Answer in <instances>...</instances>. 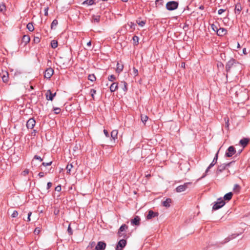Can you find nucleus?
<instances>
[{"mask_svg":"<svg viewBox=\"0 0 250 250\" xmlns=\"http://www.w3.org/2000/svg\"><path fill=\"white\" fill-rule=\"evenodd\" d=\"M234 59H231L226 64V70L227 73L230 71V69L233 67H236L238 65H240Z\"/></svg>","mask_w":250,"mask_h":250,"instance_id":"1","label":"nucleus"},{"mask_svg":"<svg viewBox=\"0 0 250 250\" xmlns=\"http://www.w3.org/2000/svg\"><path fill=\"white\" fill-rule=\"evenodd\" d=\"M178 2L175 1H170L166 4V8L168 10L172 11L177 8Z\"/></svg>","mask_w":250,"mask_h":250,"instance_id":"2","label":"nucleus"},{"mask_svg":"<svg viewBox=\"0 0 250 250\" xmlns=\"http://www.w3.org/2000/svg\"><path fill=\"white\" fill-rule=\"evenodd\" d=\"M225 202L222 198H219L212 207L213 210H217L224 206Z\"/></svg>","mask_w":250,"mask_h":250,"instance_id":"3","label":"nucleus"},{"mask_svg":"<svg viewBox=\"0 0 250 250\" xmlns=\"http://www.w3.org/2000/svg\"><path fill=\"white\" fill-rule=\"evenodd\" d=\"M192 183L191 182H187L184 183L182 185H180L176 188V191L177 192H181L185 191L189 187V186L191 185Z\"/></svg>","mask_w":250,"mask_h":250,"instance_id":"4","label":"nucleus"},{"mask_svg":"<svg viewBox=\"0 0 250 250\" xmlns=\"http://www.w3.org/2000/svg\"><path fill=\"white\" fill-rule=\"evenodd\" d=\"M236 153V150L234 146H230L227 150L225 156L227 157H230L232 156Z\"/></svg>","mask_w":250,"mask_h":250,"instance_id":"5","label":"nucleus"},{"mask_svg":"<svg viewBox=\"0 0 250 250\" xmlns=\"http://www.w3.org/2000/svg\"><path fill=\"white\" fill-rule=\"evenodd\" d=\"M126 244V241L125 239L120 240L116 246V250H123V249L125 246Z\"/></svg>","mask_w":250,"mask_h":250,"instance_id":"6","label":"nucleus"},{"mask_svg":"<svg viewBox=\"0 0 250 250\" xmlns=\"http://www.w3.org/2000/svg\"><path fill=\"white\" fill-rule=\"evenodd\" d=\"M128 228L127 226H126L125 224L122 225L118 231V234L120 237H125L126 235L125 233H123V231H125L126 229H127Z\"/></svg>","mask_w":250,"mask_h":250,"instance_id":"7","label":"nucleus"},{"mask_svg":"<svg viewBox=\"0 0 250 250\" xmlns=\"http://www.w3.org/2000/svg\"><path fill=\"white\" fill-rule=\"evenodd\" d=\"M54 73V70L51 68H48L44 72V77L46 79H50Z\"/></svg>","mask_w":250,"mask_h":250,"instance_id":"8","label":"nucleus"},{"mask_svg":"<svg viewBox=\"0 0 250 250\" xmlns=\"http://www.w3.org/2000/svg\"><path fill=\"white\" fill-rule=\"evenodd\" d=\"M218 152H219V150L216 153L215 156L212 162L211 163V164L209 165V166L206 169V172H205L206 174H207L208 173V171L209 169L211 167H212L213 166H214L215 165V164L217 163V161L218 159Z\"/></svg>","mask_w":250,"mask_h":250,"instance_id":"9","label":"nucleus"},{"mask_svg":"<svg viewBox=\"0 0 250 250\" xmlns=\"http://www.w3.org/2000/svg\"><path fill=\"white\" fill-rule=\"evenodd\" d=\"M36 122L33 118L29 119L26 123V126L28 129H32L35 125Z\"/></svg>","mask_w":250,"mask_h":250,"instance_id":"10","label":"nucleus"},{"mask_svg":"<svg viewBox=\"0 0 250 250\" xmlns=\"http://www.w3.org/2000/svg\"><path fill=\"white\" fill-rule=\"evenodd\" d=\"M158 214H159L158 212H154L152 210H149L148 212V214L146 217V218L147 220H150L152 218L158 216Z\"/></svg>","mask_w":250,"mask_h":250,"instance_id":"11","label":"nucleus"},{"mask_svg":"<svg viewBox=\"0 0 250 250\" xmlns=\"http://www.w3.org/2000/svg\"><path fill=\"white\" fill-rule=\"evenodd\" d=\"M106 246V245L105 243L100 241L96 246L95 249L96 250H104L105 249Z\"/></svg>","mask_w":250,"mask_h":250,"instance_id":"12","label":"nucleus"},{"mask_svg":"<svg viewBox=\"0 0 250 250\" xmlns=\"http://www.w3.org/2000/svg\"><path fill=\"white\" fill-rule=\"evenodd\" d=\"M231 163V162L228 163V164H223L220 165L217 168V173L221 172L223 170H224L226 168V167L229 166Z\"/></svg>","mask_w":250,"mask_h":250,"instance_id":"13","label":"nucleus"},{"mask_svg":"<svg viewBox=\"0 0 250 250\" xmlns=\"http://www.w3.org/2000/svg\"><path fill=\"white\" fill-rule=\"evenodd\" d=\"M56 93H52L50 90H48L46 93V98L47 100L52 101Z\"/></svg>","mask_w":250,"mask_h":250,"instance_id":"14","label":"nucleus"},{"mask_svg":"<svg viewBox=\"0 0 250 250\" xmlns=\"http://www.w3.org/2000/svg\"><path fill=\"white\" fill-rule=\"evenodd\" d=\"M30 41V37L28 35H24L22 37L21 43H23V45H26Z\"/></svg>","mask_w":250,"mask_h":250,"instance_id":"15","label":"nucleus"},{"mask_svg":"<svg viewBox=\"0 0 250 250\" xmlns=\"http://www.w3.org/2000/svg\"><path fill=\"white\" fill-rule=\"evenodd\" d=\"M227 33V30L224 28H220L218 29L217 34L218 36H222L226 35Z\"/></svg>","mask_w":250,"mask_h":250,"instance_id":"16","label":"nucleus"},{"mask_svg":"<svg viewBox=\"0 0 250 250\" xmlns=\"http://www.w3.org/2000/svg\"><path fill=\"white\" fill-rule=\"evenodd\" d=\"M242 10V7L240 3H238L235 5L234 12L236 14H239Z\"/></svg>","mask_w":250,"mask_h":250,"instance_id":"17","label":"nucleus"},{"mask_svg":"<svg viewBox=\"0 0 250 250\" xmlns=\"http://www.w3.org/2000/svg\"><path fill=\"white\" fill-rule=\"evenodd\" d=\"M140 218L138 216H136L131 221V224L135 225H139L140 224Z\"/></svg>","mask_w":250,"mask_h":250,"instance_id":"18","label":"nucleus"},{"mask_svg":"<svg viewBox=\"0 0 250 250\" xmlns=\"http://www.w3.org/2000/svg\"><path fill=\"white\" fill-rule=\"evenodd\" d=\"M171 203V199L170 198H167L165 201L163 202L162 204L163 206L167 208L170 207Z\"/></svg>","mask_w":250,"mask_h":250,"instance_id":"19","label":"nucleus"},{"mask_svg":"<svg viewBox=\"0 0 250 250\" xmlns=\"http://www.w3.org/2000/svg\"><path fill=\"white\" fill-rule=\"evenodd\" d=\"M100 21V16H92L91 21L93 23H98Z\"/></svg>","mask_w":250,"mask_h":250,"instance_id":"20","label":"nucleus"},{"mask_svg":"<svg viewBox=\"0 0 250 250\" xmlns=\"http://www.w3.org/2000/svg\"><path fill=\"white\" fill-rule=\"evenodd\" d=\"M135 26L136 24L132 22H128L126 25V27H129V29L131 30V31H133L135 29Z\"/></svg>","mask_w":250,"mask_h":250,"instance_id":"21","label":"nucleus"},{"mask_svg":"<svg viewBox=\"0 0 250 250\" xmlns=\"http://www.w3.org/2000/svg\"><path fill=\"white\" fill-rule=\"evenodd\" d=\"M118 88V83H113L110 86V90L111 92L115 91Z\"/></svg>","mask_w":250,"mask_h":250,"instance_id":"22","label":"nucleus"},{"mask_svg":"<svg viewBox=\"0 0 250 250\" xmlns=\"http://www.w3.org/2000/svg\"><path fill=\"white\" fill-rule=\"evenodd\" d=\"M232 195L233 194L231 192L227 193L224 197V200L229 201L231 199Z\"/></svg>","mask_w":250,"mask_h":250,"instance_id":"23","label":"nucleus"},{"mask_svg":"<svg viewBox=\"0 0 250 250\" xmlns=\"http://www.w3.org/2000/svg\"><path fill=\"white\" fill-rule=\"evenodd\" d=\"M124 68V66L122 64L120 63L119 62H118L117 63V68H116V71L118 73H120L121 71H122Z\"/></svg>","mask_w":250,"mask_h":250,"instance_id":"24","label":"nucleus"},{"mask_svg":"<svg viewBox=\"0 0 250 250\" xmlns=\"http://www.w3.org/2000/svg\"><path fill=\"white\" fill-rule=\"evenodd\" d=\"M249 142V140L247 138H244L243 139H241L240 141V144L243 147H245L247 146Z\"/></svg>","mask_w":250,"mask_h":250,"instance_id":"25","label":"nucleus"},{"mask_svg":"<svg viewBox=\"0 0 250 250\" xmlns=\"http://www.w3.org/2000/svg\"><path fill=\"white\" fill-rule=\"evenodd\" d=\"M235 236H234V234L231 235L230 236H229L227 237L223 241L221 242L222 244H224L229 241L231 239H232L233 238H235Z\"/></svg>","mask_w":250,"mask_h":250,"instance_id":"26","label":"nucleus"},{"mask_svg":"<svg viewBox=\"0 0 250 250\" xmlns=\"http://www.w3.org/2000/svg\"><path fill=\"white\" fill-rule=\"evenodd\" d=\"M117 135H118V131L117 130H113L111 132V138L115 140L117 138Z\"/></svg>","mask_w":250,"mask_h":250,"instance_id":"27","label":"nucleus"},{"mask_svg":"<svg viewBox=\"0 0 250 250\" xmlns=\"http://www.w3.org/2000/svg\"><path fill=\"white\" fill-rule=\"evenodd\" d=\"M2 80L4 83H6L8 81V74L7 72L2 76Z\"/></svg>","mask_w":250,"mask_h":250,"instance_id":"28","label":"nucleus"},{"mask_svg":"<svg viewBox=\"0 0 250 250\" xmlns=\"http://www.w3.org/2000/svg\"><path fill=\"white\" fill-rule=\"evenodd\" d=\"M27 28L28 29L29 31H33L34 30V26L32 23L29 22L27 24L26 26Z\"/></svg>","mask_w":250,"mask_h":250,"instance_id":"29","label":"nucleus"},{"mask_svg":"<svg viewBox=\"0 0 250 250\" xmlns=\"http://www.w3.org/2000/svg\"><path fill=\"white\" fill-rule=\"evenodd\" d=\"M51 46L53 48H56L58 46V42L56 40H53L51 42Z\"/></svg>","mask_w":250,"mask_h":250,"instance_id":"30","label":"nucleus"},{"mask_svg":"<svg viewBox=\"0 0 250 250\" xmlns=\"http://www.w3.org/2000/svg\"><path fill=\"white\" fill-rule=\"evenodd\" d=\"M240 187L239 185L238 184H235L234 185V187H233V191L235 192H239L240 190Z\"/></svg>","mask_w":250,"mask_h":250,"instance_id":"31","label":"nucleus"},{"mask_svg":"<svg viewBox=\"0 0 250 250\" xmlns=\"http://www.w3.org/2000/svg\"><path fill=\"white\" fill-rule=\"evenodd\" d=\"M94 3L93 0H85L83 3V4H87L88 5H91Z\"/></svg>","mask_w":250,"mask_h":250,"instance_id":"32","label":"nucleus"},{"mask_svg":"<svg viewBox=\"0 0 250 250\" xmlns=\"http://www.w3.org/2000/svg\"><path fill=\"white\" fill-rule=\"evenodd\" d=\"M6 10V6L4 4H0V11L1 12H4Z\"/></svg>","mask_w":250,"mask_h":250,"instance_id":"33","label":"nucleus"},{"mask_svg":"<svg viewBox=\"0 0 250 250\" xmlns=\"http://www.w3.org/2000/svg\"><path fill=\"white\" fill-rule=\"evenodd\" d=\"M88 80L91 82H94L96 80V77L94 74H91L88 76Z\"/></svg>","mask_w":250,"mask_h":250,"instance_id":"34","label":"nucleus"},{"mask_svg":"<svg viewBox=\"0 0 250 250\" xmlns=\"http://www.w3.org/2000/svg\"><path fill=\"white\" fill-rule=\"evenodd\" d=\"M133 41L134 42V43L135 45H137L138 44V42H139V37L136 36H134L133 37Z\"/></svg>","mask_w":250,"mask_h":250,"instance_id":"35","label":"nucleus"},{"mask_svg":"<svg viewBox=\"0 0 250 250\" xmlns=\"http://www.w3.org/2000/svg\"><path fill=\"white\" fill-rule=\"evenodd\" d=\"M58 24V21L56 20H54L51 23V28L53 29L54 27L56 26Z\"/></svg>","mask_w":250,"mask_h":250,"instance_id":"36","label":"nucleus"},{"mask_svg":"<svg viewBox=\"0 0 250 250\" xmlns=\"http://www.w3.org/2000/svg\"><path fill=\"white\" fill-rule=\"evenodd\" d=\"M72 167H73V165L71 164L67 165V166L66 167V169H67V173H70V171H71V169Z\"/></svg>","mask_w":250,"mask_h":250,"instance_id":"37","label":"nucleus"},{"mask_svg":"<svg viewBox=\"0 0 250 250\" xmlns=\"http://www.w3.org/2000/svg\"><path fill=\"white\" fill-rule=\"evenodd\" d=\"M148 120V117L146 115L141 116V120L143 123H145Z\"/></svg>","mask_w":250,"mask_h":250,"instance_id":"38","label":"nucleus"},{"mask_svg":"<svg viewBox=\"0 0 250 250\" xmlns=\"http://www.w3.org/2000/svg\"><path fill=\"white\" fill-rule=\"evenodd\" d=\"M122 83L123 84V89L124 91H126L127 90V83L125 82H122Z\"/></svg>","mask_w":250,"mask_h":250,"instance_id":"39","label":"nucleus"},{"mask_svg":"<svg viewBox=\"0 0 250 250\" xmlns=\"http://www.w3.org/2000/svg\"><path fill=\"white\" fill-rule=\"evenodd\" d=\"M115 79L116 78L113 75H109L108 77V80L111 82L114 81Z\"/></svg>","mask_w":250,"mask_h":250,"instance_id":"40","label":"nucleus"},{"mask_svg":"<svg viewBox=\"0 0 250 250\" xmlns=\"http://www.w3.org/2000/svg\"><path fill=\"white\" fill-rule=\"evenodd\" d=\"M19 213L17 210H14L11 214V217L12 218H16L18 216Z\"/></svg>","mask_w":250,"mask_h":250,"instance_id":"41","label":"nucleus"},{"mask_svg":"<svg viewBox=\"0 0 250 250\" xmlns=\"http://www.w3.org/2000/svg\"><path fill=\"white\" fill-rule=\"evenodd\" d=\"M40 42V38L38 37H35L33 40V42L35 43H38Z\"/></svg>","mask_w":250,"mask_h":250,"instance_id":"42","label":"nucleus"},{"mask_svg":"<svg viewBox=\"0 0 250 250\" xmlns=\"http://www.w3.org/2000/svg\"><path fill=\"white\" fill-rule=\"evenodd\" d=\"M53 110L56 114H58L61 112V109L59 107L54 108Z\"/></svg>","mask_w":250,"mask_h":250,"instance_id":"43","label":"nucleus"},{"mask_svg":"<svg viewBox=\"0 0 250 250\" xmlns=\"http://www.w3.org/2000/svg\"><path fill=\"white\" fill-rule=\"evenodd\" d=\"M96 90L94 89H91L90 90V94L92 96V97L93 98V99L94 98V95L96 94Z\"/></svg>","mask_w":250,"mask_h":250,"instance_id":"44","label":"nucleus"},{"mask_svg":"<svg viewBox=\"0 0 250 250\" xmlns=\"http://www.w3.org/2000/svg\"><path fill=\"white\" fill-rule=\"evenodd\" d=\"M211 27L212 28V29L214 31V32H216L217 33V30H218V28L214 24H212L211 25Z\"/></svg>","mask_w":250,"mask_h":250,"instance_id":"45","label":"nucleus"},{"mask_svg":"<svg viewBox=\"0 0 250 250\" xmlns=\"http://www.w3.org/2000/svg\"><path fill=\"white\" fill-rule=\"evenodd\" d=\"M137 23L139 24V25L141 26H144V25L145 24L146 22L145 21H140L139 22H138V21H137Z\"/></svg>","mask_w":250,"mask_h":250,"instance_id":"46","label":"nucleus"},{"mask_svg":"<svg viewBox=\"0 0 250 250\" xmlns=\"http://www.w3.org/2000/svg\"><path fill=\"white\" fill-rule=\"evenodd\" d=\"M34 160H38L40 161V162H42V159L38 155H35L34 157Z\"/></svg>","mask_w":250,"mask_h":250,"instance_id":"47","label":"nucleus"},{"mask_svg":"<svg viewBox=\"0 0 250 250\" xmlns=\"http://www.w3.org/2000/svg\"><path fill=\"white\" fill-rule=\"evenodd\" d=\"M133 73L135 75V76H137L138 74V71L136 68L133 67Z\"/></svg>","mask_w":250,"mask_h":250,"instance_id":"48","label":"nucleus"},{"mask_svg":"<svg viewBox=\"0 0 250 250\" xmlns=\"http://www.w3.org/2000/svg\"><path fill=\"white\" fill-rule=\"evenodd\" d=\"M67 231L68 232V233L70 234V235H71L72 234V230L70 227V225H69L68 226V229H67Z\"/></svg>","mask_w":250,"mask_h":250,"instance_id":"49","label":"nucleus"},{"mask_svg":"<svg viewBox=\"0 0 250 250\" xmlns=\"http://www.w3.org/2000/svg\"><path fill=\"white\" fill-rule=\"evenodd\" d=\"M52 164V162H49L48 163H44V162H43L42 163V165L44 166V167H46V166H50Z\"/></svg>","mask_w":250,"mask_h":250,"instance_id":"50","label":"nucleus"},{"mask_svg":"<svg viewBox=\"0 0 250 250\" xmlns=\"http://www.w3.org/2000/svg\"><path fill=\"white\" fill-rule=\"evenodd\" d=\"M40 232V229L39 228H37L34 230V233L35 234H38Z\"/></svg>","mask_w":250,"mask_h":250,"instance_id":"51","label":"nucleus"},{"mask_svg":"<svg viewBox=\"0 0 250 250\" xmlns=\"http://www.w3.org/2000/svg\"><path fill=\"white\" fill-rule=\"evenodd\" d=\"M29 172V170L28 169H25L24 170L23 172H22V175H24V176H25L27 174H28Z\"/></svg>","mask_w":250,"mask_h":250,"instance_id":"52","label":"nucleus"},{"mask_svg":"<svg viewBox=\"0 0 250 250\" xmlns=\"http://www.w3.org/2000/svg\"><path fill=\"white\" fill-rule=\"evenodd\" d=\"M61 189L62 188L61 186H58L55 188V190L57 191H60Z\"/></svg>","mask_w":250,"mask_h":250,"instance_id":"53","label":"nucleus"},{"mask_svg":"<svg viewBox=\"0 0 250 250\" xmlns=\"http://www.w3.org/2000/svg\"><path fill=\"white\" fill-rule=\"evenodd\" d=\"M104 135L106 136V137H109V134L107 130L104 129Z\"/></svg>","mask_w":250,"mask_h":250,"instance_id":"54","label":"nucleus"},{"mask_svg":"<svg viewBox=\"0 0 250 250\" xmlns=\"http://www.w3.org/2000/svg\"><path fill=\"white\" fill-rule=\"evenodd\" d=\"M52 185V184L51 182H48L47 184V189H49Z\"/></svg>","mask_w":250,"mask_h":250,"instance_id":"55","label":"nucleus"},{"mask_svg":"<svg viewBox=\"0 0 250 250\" xmlns=\"http://www.w3.org/2000/svg\"><path fill=\"white\" fill-rule=\"evenodd\" d=\"M225 11V10L223 9H220L218 11V14L219 15L222 14Z\"/></svg>","mask_w":250,"mask_h":250,"instance_id":"56","label":"nucleus"},{"mask_svg":"<svg viewBox=\"0 0 250 250\" xmlns=\"http://www.w3.org/2000/svg\"><path fill=\"white\" fill-rule=\"evenodd\" d=\"M31 214H32V212H28V217H27V221H30L31 220L30 216H31Z\"/></svg>","mask_w":250,"mask_h":250,"instance_id":"57","label":"nucleus"},{"mask_svg":"<svg viewBox=\"0 0 250 250\" xmlns=\"http://www.w3.org/2000/svg\"><path fill=\"white\" fill-rule=\"evenodd\" d=\"M48 7H46L44 9V15L45 16H47L48 15Z\"/></svg>","mask_w":250,"mask_h":250,"instance_id":"58","label":"nucleus"},{"mask_svg":"<svg viewBox=\"0 0 250 250\" xmlns=\"http://www.w3.org/2000/svg\"><path fill=\"white\" fill-rule=\"evenodd\" d=\"M217 66H218V67H221L222 68H223V67H224L223 64L221 62L218 63Z\"/></svg>","mask_w":250,"mask_h":250,"instance_id":"59","label":"nucleus"},{"mask_svg":"<svg viewBox=\"0 0 250 250\" xmlns=\"http://www.w3.org/2000/svg\"><path fill=\"white\" fill-rule=\"evenodd\" d=\"M38 175L40 178H42L44 176V173L43 172H40Z\"/></svg>","mask_w":250,"mask_h":250,"instance_id":"60","label":"nucleus"},{"mask_svg":"<svg viewBox=\"0 0 250 250\" xmlns=\"http://www.w3.org/2000/svg\"><path fill=\"white\" fill-rule=\"evenodd\" d=\"M91 45V41H89L87 43V46H90Z\"/></svg>","mask_w":250,"mask_h":250,"instance_id":"61","label":"nucleus"},{"mask_svg":"<svg viewBox=\"0 0 250 250\" xmlns=\"http://www.w3.org/2000/svg\"><path fill=\"white\" fill-rule=\"evenodd\" d=\"M243 52L244 54H246V48H243Z\"/></svg>","mask_w":250,"mask_h":250,"instance_id":"62","label":"nucleus"},{"mask_svg":"<svg viewBox=\"0 0 250 250\" xmlns=\"http://www.w3.org/2000/svg\"><path fill=\"white\" fill-rule=\"evenodd\" d=\"M161 0H156L155 2H156V4H157L158 3V2L161 1Z\"/></svg>","mask_w":250,"mask_h":250,"instance_id":"63","label":"nucleus"},{"mask_svg":"<svg viewBox=\"0 0 250 250\" xmlns=\"http://www.w3.org/2000/svg\"><path fill=\"white\" fill-rule=\"evenodd\" d=\"M228 122H229V120H227V122H226V126H227V127H228V126H229Z\"/></svg>","mask_w":250,"mask_h":250,"instance_id":"64","label":"nucleus"}]
</instances>
